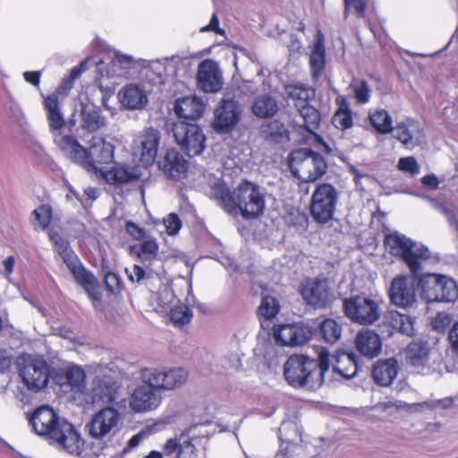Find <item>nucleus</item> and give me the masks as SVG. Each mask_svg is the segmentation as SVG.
Wrapping results in <instances>:
<instances>
[{"instance_id":"nucleus-1","label":"nucleus","mask_w":458,"mask_h":458,"mask_svg":"<svg viewBox=\"0 0 458 458\" xmlns=\"http://www.w3.org/2000/svg\"><path fill=\"white\" fill-rule=\"evenodd\" d=\"M30 422L38 435L52 440L59 449L76 457L92 458L89 453L83 452L84 439L74 426L58 417L51 408H38Z\"/></svg>"},{"instance_id":"nucleus-2","label":"nucleus","mask_w":458,"mask_h":458,"mask_svg":"<svg viewBox=\"0 0 458 458\" xmlns=\"http://www.w3.org/2000/svg\"><path fill=\"white\" fill-rule=\"evenodd\" d=\"M210 194L226 212H240L247 219L257 218L265 210L266 190L250 181H242L233 191L224 182H215Z\"/></svg>"},{"instance_id":"nucleus-3","label":"nucleus","mask_w":458,"mask_h":458,"mask_svg":"<svg viewBox=\"0 0 458 458\" xmlns=\"http://www.w3.org/2000/svg\"><path fill=\"white\" fill-rule=\"evenodd\" d=\"M55 143L64 156L89 171L101 173L103 165L114 160V145L101 137H93L85 148L72 136L56 132Z\"/></svg>"},{"instance_id":"nucleus-4","label":"nucleus","mask_w":458,"mask_h":458,"mask_svg":"<svg viewBox=\"0 0 458 458\" xmlns=\"http://www.w3.org/2000/svg\"><path fill=\"white\" fill-rule=\"evenodd\" d=\"M329 370V352L322 350L318 355V364L304 355H292L284 367L286 381L293 386L315 388L325 381Z\"/></svg>"},{"instance_id":"nucleus-5","label":"nucleus","mask_w":458,"mask_h":458,"mask_svg":"<svg viewBox=\"0 0 458 458\" xmlns=\"http://www.w3.org/2000/svg\"><path fill=\"white\" fill-rule=\"evenodd\" d=\"M123 423L121 412L113 407H104L95 412L85 424V431L89 437L98 442L92 445V458L103 454L104 442L110 440L120 430Z\"/></svg>"},{"instance_id":"nucleus-6","label":"nucleus","mask_w":458,"mask_h":458,"mask_svg":"<svg viewBox=\"0 0 458 458\" xmlns=\"http://www.w3.org/2000/svg\"><path fill=\"white\" fill-rule=\"evenodd\" d=\"M50 238L55 244V250L73 275L75 281L88 293L97 309L98 305L101 303L98 280L92 273L84 268L66 240L58 233H52Z\"/></svg>"},{"instance_id":"nucleus-7","label":"nucleus","mask_w":458,"mask_h":458,"mask_svg":"<svg viewBox=\"0 0 458 458\" xmlns=\"http://www.w3.org/2000/svg\"><path fill=\"white\" fill-rule=\"evenodd\" d=\"M385 244L391 254L402 257L414 276L422 270V263L430 257V251L426 246L413 242L397 232L386 235Z\"/></svg>"},{"instance_id":"nucleus-8","label":"nucleus","mask_w":458,"mask_h":458,"mask_svg":"<svg viewBox=\"0 0 458 458\" xmlns=\"http://www.w3.org/2000/svg\"><path fill=\"white\" fill-rule=\"evenodd\" d=\"M291 173L303 182H314L327 172L324 157L310 148L293 150L288 157Z\"/></svg>"},{"instance_id":"nucleus-9","label":"nucleus","mask_w":458,"mask_h":458,"mask_svg":"<svg viewBox=\"0 0 458 458\" xmlns=\"http://www.w3.org/2000/svg\"><path fill=\"white\" fill-rule=\"evenodd\" d=\"M421 298L427 302H452L458 298L455 281L439 274H424L418 279Z\"/></svg>"},{"instance_id":"nucleus-10","label":"nucleus","mask_w":458,"mask_h":458,"mask_svg":"<svg viewBox=\"0 0 458 458\" xmlns=\"http://www.w3.org/2000/svg\"><path fill=\"white\" fill-rule=\"evenodd\" d=\"M339 192L330 183H319L316 186L310 204L313 220L318 224L331 221L336 210Z\"/></svg>"},{"instance_id":"nucleus-11","label":"nucleus","mask_w":458,"mask_h":458,"mask_svg":"<svg viewBox=\"0 0 458 458\" xmlns=\"http://www.w3.org/2000/svg\"><path fill=\"white\" fill-rule=\"evenodd\" d=\"M173 134L181 149L189 157L200 155L206 148V137L195 123L178 122L174 124Z\"/></svg>"},{"instance_id":"nucleus-12","label":"nucleus","mask_w":458,"mask_h":458,"mask_svg":"<svg viewBox=\"0 0 458 458\" xmlns=\"http://www.w3.org/2000/svg\"><path fill=\"white\" fill-rule=\"evenodd\" d=\"M346 316L360 325H372L381 315L377 301L366 296H354L344 301Z\"/></svg>"},{"instance_id":"nucleus-13","label":"nucleus","mask_w":458,"mask_h":458,"mask_svg":"<svg viewBox=\"0 0 458 458\" xmlns=\"http://www.w3.org/2000/svg\"><path fill=\"white\" fill-rule=\"evenodd\" d=\"M20 375L28 389L38 392L48 383V366L40 357L27 356L20 363Z\"/></svg>"},{"instance_id":"nucleus-14","label":"nucleus","mask_w":458,"mask_h":458,"mask_svg":"<svg viewBox=\"0 0 458 458\" xmlns=\"http://www.w3.org/2000/svg\"><path fill=\"white\" fill-rule=\"evenodd\" d=\"M160 134L158 131L148 128L138 135L132 145V153L145 167L151 165L157 154Z\"/></svg>"},{"instance_id":"nucleus-15","label":"nucleus","mask_w":458,"mask_h":458,"mask_svg":"<svg viewBox=\"0 0 458 458\" xmlns=\"http://www.w3.org/2000/svg\"><path fill=\"white\" fill-rule=\"evenodd\" d=\"M198 87L206 93H215L221 89L224 81L218 64L212 59H205L198 66Z\"/></svg>"},{"instance_id":"nucleus-16","label":"nucleus","mask_w":458,"mask_h":458,"mask_svg":"<svg viewBox=\"0 0 458 458\" xmlns=\"http://www.w3.org/2000/svg\"><path fill=\"white\" fill-rule=\"evenodd\" d=\"M301 293L305 301L315 308H325L332 300L327 279H307L302 284Z\"/></svg>"},{"instance_id":"nucleus-17","label":"nucleus","mask_w":458,"mask_h":458,"mask_svg":"<svg viewBox=\"0 0 458 458\" xmlns=\"http://www.w3.org/2000/svg\"><path fill=\"white\" fill-rule=\"evenodd\" d=\"M391 302L401 308L411 307L416 302L414 282L407 276L394 277L388 289Z\"/></svg>"},{"instance_id":"nucleus-18","label":"nucleus","mask_w":458,"mask_h":458,"mask_svg":"<svg viewBox=\"0 0 458 458\" xmlns=\"http://www.w3.org/2000/svg\"><path fill=\"white\" fill-rule=\"evenodd\" d=\"M161 400L158 392L142 382L134 388L129 405L135 412H148L156 410L160 405Z\"/></svg>"},{"instance_id":"nucleus-19","label":"nucleus","mask_w":458,"mask_h":458,"mask_svg":"<svg viewBox=\"0 0 458 458\" xmlns=\"http://www.w3.org/2000/svg\"><path fill=\"white\" fill-rule=\"evenodd\" d=\"M241 110L237 101L224 99L215 111L213 128L216 132H225L236 125L240 119Z\"/></svg>"},{"instance_id":"nucleus-20","label":"nucleus","mask_w":458,"mask_h":458,"mask_svg":"<svg viewBox=\"0 0 458 458\" xmlns=\"http://www.w3.org/2000/svg\"><path fill=\"white\" fill-rule=\"evenodd\" d=\"M310 332L297 324L281 325L274 328V337L277 344L284 346H298L310 339Z\"/></svg>"},{"instance_id":"nucleus-21","label":"nucleus","mask_w":458,"mask_h":458,"mask_svg":"<svg viewBox=\"0 0 458 458\" xmlns=\"http://www.w3.org/2000/svg\"><path fill=\"white\" fill-rule=\"evenodd\" d=\"M406 356L411 366L418 372L428 374L430 371L432 352L427 342L413 341L409 344Z\"/></svg>"},{"instance_id":"nucleus-22","label":"nucleus","mask_w":458,"mask_h":458,"mask_svg":"<svg viewBox=\"0 0 458 458\" xmlns=\"http://www.w3.org/2000/svg\"><path fill=\"white\" fill-rule=\"evenodd\" d=\"M394 137L400 140L407 148H412L421 144L425 140V133L420 123L413 119H407L398 123L394 127Z\"/></svg>"},{"instance_id":"nucleus-23","label":"nucleus","mask_w":458,"mask_h":458,"mask_svg":"<svg viewBox=\"0 0 458 458\" xmlns=\"http://www.w3.org/2000/svg\"><path fill=\"white\" fill-rule=\"evenodd\" d=\"M120 103L130 110H141L148 104V95L145 89L138 84L123 86L118 92Z\"/></svg>"},{"instance_id":"nucleus-24","label":"nucleus","mask_w":458,"mask_h":458,"mask_svg":"<svg viewBox=\"0 0 458 458\" xmlns=\"http://www.w3.org/2000/svg\"><path fill=\"white\" fill-rule=\"evenodd\" d=\"M331 365L334 373L346 379L353 377L358 370L356 355L353 352L337 351L332 356L329 354V367Z\"/></svg>"},{"instance_id":"nucleus-25","label":"nucleus","mask_w":458,"mask_h":458,"mask_svg":"<svg viewBox=\"0 0 458 458\" xmlns=\"http://www.w3.org/2000/svg\"><path fill=\"white\" fill-rule=\"evenodd\" d=\"M118 388L116 381L112 377H97L93 381L92 387L93 403H114L117 399Z\"/></svg>"},{"instance_id":"nucleus-26","label":"nucleus","mask_w":458,"mask_h":458,"mask_svg":"<svg viewBox=\"0 0 458 458\" xmlns=\"http://www.w3.org/2000/svg\"><path fill=\"white\" fill-rule=\"evenodd\" d=\"M165 455L175 454L176 458H195L197 449L188 435L182 433L174 437L168 438L164 444Z\"/></svg>"},{"instance_id":"nucleus-27","label":"nucleus","mask_w":458,"mask_h":458,"mask_svg":"<svg viewBox=\"0 0 458 458\" xmlns=\"http://www.w3.org/2000/svg\"><path fill=\"white\" fill-rule=\"evenodd\" d=\"M355 345L361 355L369 359L378 356L382 349L379 335L370 329H362L357 334Z\"/></svg>"},{"instance_id":"nucleus-28","label":"nucleus","mask_w":458,"mask_h":458,"mask_svg":"<svg viewBox=\"0 0 458 458\" xmlns=\"http://www.w3.org/2000/svg\"><path fill=\"white\" fill-rule=\"evenodd\" d=\"M100 174L108 183L114 185L133 182L141 174L139 167L123 164H116L110 170H103Z\"/></svg>"},{"instance_id":"nucleus-29","label":"nucleus","mask_w":458,"mask_h":458,"mask_svg":"<svg viewBox=\"0 0 458 458\" xmlns=\"http://www.w3.org/2000/svg\"><path fill=\"white\" fill-rule=\"evenodd\" d=\"M174 110L179 117L196 120L202 115L205 110V104L196 95H190L178 98L174 105Z\"/></svg>"},{"instance_id":"nucleus-30","label":"nucleus","mask_w":458,"mask_h":458,"mask_svg":"<svg viewBox=\"0 0 458 458\" xmlns=\"http://www.w3.org/2000/svg\"><path fill=\"white\" fill-rule=\"evenodd\" d=\"M159 168L165 175L180 179L187 171V162L176 150H168L162 160L158 162Z\"/></svg>"},{"instance_id":"nucleus-31","label":"nucleus","mask_w":458,"mask_h":458,"mask_svg":"<svg viewBox=\"0 0 458 458\" xmlns=\"http://www.w3.org/2000/svg\"><path fill=\"white\" fill-rule=\"evenodd\" d=\"M398 363L394 359L378 360L372 370L375 382L382 386H388L396 377Z\"/></svg>"},{"instance_id":"nucleus-32","label":"nucleus","mask_w":458,"mask_h":458,"mask_svg":"<svg viewBox=\"0 0 458 458\" xmlns=\"http://www.w3.org/2000/svg\"><path fill=\"white\" fill-rule=\"evenodd\" d=\"M326 65V49L324 39L318 36L317 41L313 44L312 50L310 55V67L311 77L314 81H317L321 77V74Z\"/></svg>"},{"instance_id":"nucleus-33","label":"nucleus","mask_w":458,"mask_h":458,"mask_svg":"<svg viewBox=\"0 0 458 458\" xmlns=\"http://www.w3.org/2000/svg\"><path fill=\"white\" fill-rule=\"evenodd\" d=\"M337 110L335 111L332 123L335 128L345 131L353 125L352 112L350 107L349 102L344 96H338L335 99Z\"/></svg>"},{"instance_id":"nucleus-34","label":"nucleus","mask_w":458,"mask_h":458,"mask_svg":"<svg viewBox=\"0 0 458 458\" xmlns=\"http://www.w3.org/2000/svg\"><path fill=\"white\" fill-rule=\"evenodd\" d=\"M81 117V128L89 132L97 131L106 125V118L101 114L99 110L94 107L82 105Z\"/></svg>"},{"instance_id":"nucleus-35","label":"nucleus","mask_w":458,"mask_h":458,"mask_svg":"<svg viewBox=\"0 0 458 458\" xmlns=\"http://www.w3.org/2000/svg\"><path fill=\"white\" fill-rule=\"evenodd\" d=\"M253 114L259 118L272 117L278 111L277 101L267 94L256 97L251 105Z\"/></svg>"},{"instance_id":"nucleus-36","label":"nucleus","mask_w":458,"mask_h":458,"mask_svg":"<svg viewBox=\"0 0 458 458\" xmlns=\"http://www.w3.org/2000/svg\"><path fill=\"white\" fill-rule=\"evenodd\" d=\"M44 106L51 130L59 131L64 125V119L60 110L57 96L52 94L45 98Z\"/></svg>"},{"instance_id":"nucleus-37","label":"nucleus","mask_w":458,"mask_h":458,"mask_svg":"<svg viewBox=\"0 0 458 458\" xmlns=\"http://www.w3.org/2000/svg\"><path fill=\"white\" fill-rule=\"evenodd\" d=\"M369 119L374 129L381 134H387L394 131L392 116L385 109L370 111Z\"/></svg>"},{"instance_id":"nucleus-38","label":"nucleus","mask_w":458,"mask_h":458,"mask_svg":"<svg viewBox=\"0 0 458 458\" xmlns=\"http://www.w3.org/2000/svg\"><path fill=\"white\" fill-rule=\"evenodd\" d=\"M260 134L264 140L271 142H280L288 137L284 125L277 120L263 124Z\"/></svg>"},{"instance_id":"nucleus-39","label":"nucleus","mask_w":458,"mask_h":458,"mask_svg":"<svg viewBox=\"0 0 458 458\" xmlns=\"http://www.w3.org/2000/svg\"><path fill=\"white\" fill-rule=\"evenodd\" d=\"M192 61L188 56L173 55L165 59V69L176 77H184L190 71Z\"/></svg>"},{"instance_id":"nucleus-40","label":"nucleus","mask_w":458,"mask_h":458,"mask_svg":"<svg viewBox=\"0 0 458 458\" xmlns=\"http://www.w3.org/2000/svg\"><path fill=\"white\" fill-rule=\"evenodd\" d=\"M280 306L275 297L267 295L262 298L259 307V316L262 327L266 322L272 320L279 312Z\"/></svg>"},{"instance_id":"nucleus-41","label":"nucleus","mask_w":458,"mask_h":458,"mask_svg":"<svg viewBox=\"0 0 458 458\" xmlns=\"http://www.w3.org/2000/svg\"><path fill=\"white\" fill-rule=\"evenodd\" d=\"M387 319L394 329L407 335L413 334V321L409 316L398 311H390Z\"/></svg>"},{"instance_id":"nucleus-42","label":"nucleus","mask_w":458,"mask_h":458,"mask_svg":"<svg viewBox=\"0 0 458 458\" xmlns=\"http://www.w3.org/2000/svg\"><path fill=\"white\" fill-rule=\"evenodd\" d=\"M299 113L303 119V126L307 131L313 133L320 123V114L312 106L305 103L299 106Z\"/></svg>"},{"instance_id":"nucleus-43","label":"nucleus","mask_w":458,"mask_h":458,"mask_svg":"<svg viewBox=\"0 0 458 458\" xmlns=\"http://www.w3.org/2000/svg\"><path fill=\"white\" fill-rule=\"evenodd\" d=\"M52 220V208L48 205H40L30 216V223L35 230L46 229Z\"/></svg>"},{"instance_id":"nucleus-44","label":"nucleus","mask_w":458,"mask_h":458,"mask_svg":"<svg viewBox=\"0 0 458 458\" xmlns=\"http://www.w3.org/2000/svg\"><path fill=\"white\" fill-rule=\"evenodd\" d=\"M142 382L150 386L157 392L165 390V370L145 369L141 372Z\"/></svg>"},{"instance_id":"nucleus-45","label":"nucleus","mask_w":458,"mask_h":458,"mask_svg":"<svg viewBox=\"0 0 458 458\" xmlns=\"http://www.w3.org/2000/svg\"><path fill=\"white\" fill-rule=\"evenodd\" d=\"M65 378L71 388L79 393H82L85 388L86 375L84 370L79 366H72L65 370Z\"/></svg>"},{"instance_id":"nucleus-46","label":"nucleus","mask_w":458,"mask_h":458,"mask_svg":"<svg viewBox=\"0 0 458 458\" xmlns=\"http://www.w3.org/2000/svg\"><path fill=\"white\" fill-rule=\"evenodd\" d=\"M165 390L170 391L182 386L188 380V372L182 368L165 370Z\"/></svg>"},{"instance_id":"nucleus-47","label":"nucleus","mask_w":458,"mask_h":458,"mask_svg":"<svg viewBox=\"0 0 458 458\" xmlns=\"http://www.w3.org/2000/svg\"><path fill=\"white\" fill-rule=\"evenodd\" d=\"M320 333L326 342L334 344L340 339L342 328L335 320L327 318L320 324Z\"/></svg>"},{"instance_id":"nucleus-48","label":"nucleus","mask_w":458,"mask_h":458,"mask_svg":"<svg viewBox=\"0 0 458 458\" xmlns=\"http://www.w3.org/2000/svg\"><path fill=\"white\" fill-rule=\"evenodd\" d=\"M285 91L289 98L303 102H307L315 97L314 89L301 83L286 86Z\"/></svg>"},{"instance_id":"nucleus-49","label":"nucleus","mask_w":458,"mask_h":458,"mask_svg":"<svg viewBox=\"0 0 458 458\" xmlns=\"http://www.w3.org/2000/svg\"><path fill=\"white\" fill-rule=\"evenodd\" d=\"M354 98L358 104H367L371 97V89L367 81L360 79H353L350 84Z\"/></svg>"},{"instance_id":"nucleus-50","label":"nucleus","mask_w":458,"mask_h":458,"mask_svg":"<svg viewBox=\"0 0 458 458\" xmlns=\"http://www.w3.org/2000/svg\"><path fill=\"white\" fill-rule=\"evenodd\" d=\"M89 62H91V59L87 58L84 61H82L80 64V65L73 67L71 70L69 76L63 80V82L59 87L58 91L65 93V91L70 90L73 85L74 81L80 78L83 72L88 70V64Z\"/></svg>"},{"instance_id":"nucleus-51","label":"nucleus","mask_w":458,"mask_h":458,"mask_svg":"<svg viewBox=\"0 0 458 458\" xmlns=\"http://www.w3.org/2000/svg\"><path fill=\"white\" fill-rule=\"evenodd\" d=\"M192 318L191 310L186 305H178L171 309L170 319L178 327L188 324Z\"/></svg>"},{"instance_id":"nucleus-52","label":"nucleus","mask_w":458,"mask_h":458,"mask_svg":"<svg viewBox=\"0 0 458 458\" xmlns=\"http://www.w3.org/2000/svg\"><path fill=\"white\" fill-rule=\"evenodd\" d=\"M158 250V245L154 240L144 241L140 244L139 258L145 264H151V261L156 259Z\"/></svg>"},{"instance_id":"nucleus-53","label":"nucleus","mask_w":458,"mask_h":458,"mask_svg":"<svg viewBox=\"0 0 458 458\" xmlns=\"http://www.w3.org/2000/svg\"><path fill=\"white\" fill-rule=\"evenodd\" d=\"M135 64L134 59L131 55H123L119 52H115L112 59V65L119 68L122 72L118 73V76L123 75L126 71L130 70Z\"/></svg>"},{"instance_id":"nucleus-54","label":"nucleus","mask_w":458,"mask_h":458,"mask_svg":"<svg viewBox=\"0 0 458 458\" xmlns=\"http://www.w3.org/2000/svg\"><path fill=\"white\" fill-rule=\"evenodd\" d=\"M397 167L400 171L409 173L411 175L419 174L420 172V166L413 157L400 158Z\"/></svg>"},{"instance_id":"nucleus-55","label":"nucleus","mask_w":458,"mask_h":458,"mask_svg":"<svg viewBox=\"0 0 458 458\" xmlns=\"http://www.w3.org/2000/svg\"><path fill=\"white\" fill-rule=\"evenodd\" d=\"M286 221L289 225L293 226L297 231H304L308 226L307 216L300 211L291 212Z\"/></svg>"},{"instance_id":"nucleus-56","label":"nucleus","mask_w":458,"mask_h":458,"mask_svg":"<svg viewBox=\"0 0 458 458\" xmlns=\"http://www.w3.org/2000/svg\"><path fill=\"white\" fill-rule=\"evenodd\" d=\"M345 9L344 16L347 17L349 12L353 10L359 17H363L367 4L365 0H344Z\"/></svg>"},{"instance_id":"nucleus-57","label":"nucleus","mask_w":458,"mask_h":458,"mask_svg":"<svg viewBox=\"0 0 458 458\" xmlns=\"http://www.w3.org/2000/svg\"><path fill=\"white\" fill-rule=\"evenodd\" d=\"M126 273L129 279L133 283H141L149 278V273L139 265H134L131 268H126Z\"/></svg>"},{"instance_id":"nucleus-58","label":"nucleus","mask_w":458,"mask_h":458,"mask_svg":"<svg viewBox=\"0 0 458 458\" xmlns=\"http://www.w3.org/2000/svg\"><path fill=\"white\" fill-rule=\"evenodd\" d=\"M164 225L165 226L167 233L170 235L176 234L182 227V222L178 216L174 213L169 214L164 219Z\"/></svg>"},{"instance_id":"nucleus-59","label":"nucleus","mask_w":458,"mask_h":458,"mask_svg":"<svg viewBox=\"0 0 458 458\" xmlns=\"http://www.w3.org/2000/svg\"><path fill=\"white\" fill-rule=\"evenodd\" d=\"M451 317L445 312L438 313L433 320V327L437 331H443L451 323Z\"/></svg>"},{"instance_id":"nucleus-60","label":"nucleus","mask_w":458,"mask_h":458,"mask_svg":"<svg viewBox=\"0 0 458 458\" xmlns=\"http://www.w3.org/2000/svg\"><path fill=\"white\" fill-rule=\"evenodd\" d=\"M448 339L452 352L458 358V321L451 327L448 334Z\"/></svg>"},{"instance_id":"nucleus-61","label":"nucleus","mask_w":458,"mask_h":458,"mask_svg":"<svg viewBox=\"0 0 458 458\" xmlns=\"http://www.w3.org/2000/svg\"><path fill=\"white\" fill-rule=\"evenodd\" d=\"M214 31L219 35H225V30L219 27V20L216 13H213L208 25L200 29V32Z\"/></svg>"},{"instance_id":"nucleus-62","label":"nucleus","mask_w":458,"mask_h":458,"mask_svg":"<svg viewBox=\"0 0 458 458\" xmlns=\"http://www.w3.org/2000/svg\"><path fill=\"white\" fill-rule=\"evenodd\" d=\"M105 283L107 289L111 292H114L119 288V277L114 273H107L105 276Z\"/></svg>"},{"instance_id":"nucleus-63","label":"nucleus","mask_w":458,"mask_h":458,"mask_svg":"<svg viewBox=\"0 0 458 458\" xmlns=\"http://www.w3.org/2000/svg\"><path fill=\"white\" fill-rule=\"evenodd\" d=\"M126 231L131 236H132L136 240L142 239L145 234L144 230L132 222L126 223Z\"/></svg>"},{"instance_id":"nucleus-64","label":"nucleus","mask_w":458,"mask_h":458,"mask_svg":"<svg viewBox=\"0 0 458 458\" xmlns=\"http://www.w3.org/2000/svg\"><path fill=\"white\" fill-rule=\"evenodd\" d=\"M14 266H15V259L12 256L6 258L3 261L4 276L9 282H11V276L13 272Z\"/></svg>"}]
</instances>
